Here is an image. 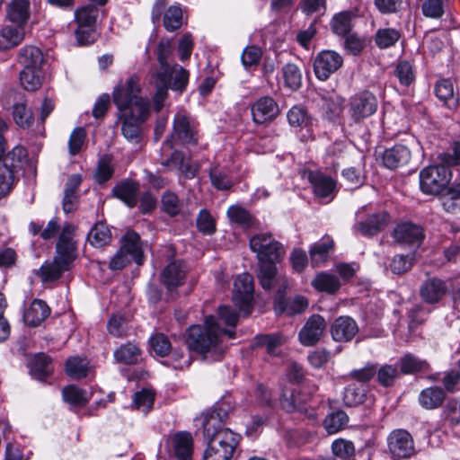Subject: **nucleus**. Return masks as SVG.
Instances as JSON below:
<instances>
[{
	"label": "nucleus",
	"mask_w": 460,
	"mask_h": 460,
	"mask_svg": "<svg viewBox=\"0 0 460 460\" xmlns=\"http://www.w3.org/2000/svg\"><path fill=\"white\" fill-rule=\"evenodd\" d=\"M334 250V242L329 237H323L320 242L310 246L309 255L312 267H320L328 261L330 253Z\"/></svg>",
	"instance_id": "a878e982"
},
{
	"label": "nucleus",
	"mask_w": 460,
	"mask_h": 460,
	"mask_svg": "<svg viewBox=\"0 0 460 460\" xmlns=\"http://www.w3.org/2000/svg\"><path fill=\"white\" fill-rule=\"evenodd\" d=\"M330 332L333 341L349 342L358 332V326L352 317L341 315L334 320L331 325Z\"/></svg>",
	"instance_id": "f3484780"
},
{
	"label": "nucleus",
	"mask_w": 460,
	"mask_h": 460,
	"mask_svg": "<svg viewBox=\"0 0 460 460\" xmlns=\"http://www.w3.org/2000/svg\"><path fill=\"white\" fill-rule=\"evenodd\" d=\"M257 347H264L269 354H275L277 348L282 345V337L279 333L261 334L254 338Z\"/></svg>",
	"instance_id": "052dcab7"
},
{
	"label": "nucleus",
	"mask_w": 460,
	"mask_h": 460,
	"mask_svg": "<svg viewBox=\"0 0 460 460\" xmlns=\"http://www.w3.org/2000/svg\"><path fill=\"white\" fill-rule=\"evenodd\" d=\"M349 417L343 411L330 413L324 420L323 425L329 434L341 430L348 423Z\"/></svg>",
	"instance_id": "5fc2aeb1"
},
{
	"label": "nucleus",
	"mask_w": 460,
	"mask_h": 460,
	"mask_svg": "<svg viewBox=\"0 0 460 460\" xmlns=\"http://www.w3.org/2000/svg\"><path fill=\"white\" fill-rule=\"evenodd\" d=\"M394 75L399 79L402 85L409 86L415 78L414 71L409 61H399L394 71Z\"/></svg>",
	"instance_id": "338daca9"
},
{
	"label": "nucleus",
	"mask_w": 460,
	"mask_h": 460,
	"mask_svg": "<svg viewBox=\"0 0 460 460\" xmlns=\"http://www.w3.org/2000/svg\"><path fill=\"white\" fill-rule=\"evenodd\" d=\"M24 28L5 26L0 31V49H8L20 44L24 39Z\"/></svg>",
	"instance_id": "58836bf2"
},
{
	"label": "nucleus",
	"mask_w": 460,
	"mask_h": 460,
	"mask_svg": "<svg viewBox=\"0 0 460 460\" xmlns=\"http://www.w3.org/2000/svg\"><path fill=\"white\" fill-rule=\"evenodd\" d=\"M116 362L124 365H137L141 361L142 350L132 342L122 344L113 353Z\"/></svg>",
	"instance_id": "473e14b6"
},
{
	"label": "nucleus",
	"mask_w": 460,
	"mask_h": 460,
	"mask_svg": "<svg viewBox=\"0 0 460 460\" xmlns=\"http://www.w3.org/2000/svg\"><path fill=\"white\" fill-rule=\"evenodd\" d=\"M367 389L362 385L351 384L345 388L343 402L348 407H355L365 402Z\"/></svg>",
	"instance_id": "37998d69"
},
{
	"label": "nucleus",
	"mask_w": 460,
	"mask_h": 460,
	"mask_svg": "<svg viewBox=\"0 0 460 460\" xmlns=\"http://www.w3.org/2000/svg\"><path fill=\"white\" fill-rule=\"evenodd\" d=\"M63 399L75 406H84L89 398L86 391L77 388L75 385H67L62 391Z\"/></svg>",
	"instance_id": "4d7b16f0"
},
{
	"label": "nucleus",
	"mask_w": 460,
	"mask_h": 460,
	"mask_svg": "<svg viewBox=\"0 0 460 460\" xmlns=\"http://www.w3.org/2000/svg\"><path fill=\"white\" fill-rule=\"evenodd\" d=\"M353 14L350 11H343L336 13L331 21V28L334 34L345 37L350 33Z\"/></svg>",
	"instance_id": "a19ab883"
},
{
	"label": "nucleus",
	"mask_w": 460,
	"mask_h": 460,
	"mask_svg": "<svg viewBox=\"0 0 460 460\" xmlns=\"http://www.w3.org/2000/svg\"><path fill=\"white\" fill-rule=\"evenodd\" d=\"M50 314V308L40 299H34L23 314V321L31 327L40 326Z\"/></svg>",
	"instance_id": "5701e85b"
},
{
	"label": "nucleus",
	"mask_w": 460,
	"mask_h": 460,
	"mask_svg": "<svg viewBox=\"0 0 460 460\" xmlns=\"http://www.w3.org/2000/svg\"><path fill=\"white\" fill-rule=\"evenodd\" d=\"M309 181L313 185L314 193L321 199L333 197L336 188V181L328 175L320 172H311Z\"/></svg>",
	"instance_id": "393cba45"
},
{
	"label": "nucleus",
	"mask_w": 460,
	"mask_h": 460,
	"mask_svg": "<svg viewBox=\"0 0 460 460\" xmlns=\"http://www.w3.org/2000/svg\"><path fill=\"white\" fill-rule=\"evenodd\" d=\"M278 261H258L257 278L261 288L265 290L272 288L277 280Z\"/></svg>",
	"instance_id": "e433bc0d"
},
{
	"label": "nucleus",
	"mask_w": 460,
	"mask_h": 460,
	"mask_svg": "<svg viewBox=\"0 0 460 460\" xmlns=\"http://www.w3.org/2000/svg\"><path fill=\"white\" fill-rule=\"evenodd\" d=\"M98 15L99 9L96 4H93L75 10V21L77 27L75 35L79 45H89L94 42Z\"/></svg>",
	"instance_id": "20e7f679"
},
{
	"label": "nucleus",
	"mask_w": 460,
	"mask_h": 460,
	"mask_svg": "<svg viewBox=\"0 0 460 460\" xmlns=\"http://www.w3.org/2000/svg\"><path fill=\"white\" fill-rule=\"evenodd\" d=\"M18 62L23 68L41 69L44 63L42 51L35 46H25L19 50Z\"/></svg>",
	"instance_id": "2f4dec72"
},
{
	"label": "nucleus",
	"mask_w": 460,
	"mask_h": 460,
	"mask_svg": "<svg viewBox=\"0 0 460 460\" xmlns=\"http://www.w3.org/2000/svg\"><path fill=\"white\" fill-rule=\"evenodd\" d=\"M89 243L96 248H102L111 241V233L108 226L103 222L96 223L87 235Z\"/></svg>",
	"instance_id": "ea45409f"
},
{
	"label": "nucleus",
	"mask_w": 460,
	"mask_h": 460,
	"mask_svg": "<svg viewBox=\"0 0 460 460\" xmlns=\"http://www.w3.org/2000/svg\"><path fill=\"white\" fill-rule=\"evenodd\" d=\"M75 226L71 224L64 226L56 244V254L54 259L61 265L70 269L71 264L76 259L77 244L73 239Z\"/></svg>",
	"instance_id": "ddd939ff"
},
{
	"label": "nucleus",
	"mask_w": 460,
	"mask_h": 460,
	"mask_svg": "<svg viewBox=\"0 0 460 460\" xmlns=\"http://www.w3.org/2000/svg\"><path fill=\"white\" fill-rule=\"evenodd\" d=\"M253 279L249 273L236 277L234 282L233 302L243 316L251 314L253 301Z\"/></svg>",
	"instance_id": "1a4fd4ad"
},
{
	"label": "nucleus",
	"mask_w": 460,
	"mask_h": 460,
	"mask_svg": "<svg viewBox=\"0 0 460 460\" xmlns=\"http://www.w3.org/2000/svg\"><path fill=\"white\" fill-rule=\"evenodd\" d=\"M414 259V253H409L406 255L396 254L390 260L386 268L394 274L402 275L411 269Z\"/></svg>",
	"instance_id": "09e8293b"
},
{
	"label": "nucleus",
	"mask_w": 460,
	"mask_h": 460,
	"mask_svg": "<svg viewBox=\"0 0 460 460\" xmlns=\"http://www.w3.org/2000/svg\"><path fill=\"white\" fill-rule=\"evenodd\" d=\"M378 107L376 97L369 91L357 93L349 99V113L355 123H360L365 119L376 113Z\"/></svg>",
	"instance_id": "6e6552de"
},
{
	"label": "nucleus",
	"mask_w": 460,
	"mask_h": 460,
	"mask_svg": "<svg viewBox=\"0 0 460 460\" xmlns=\"http://www.w3.org/2000/svg\"><path fill=\"white\" fill-rule=\"evenodd\" d=\"M288 120L291 127L302 128L310 123V117L307 111L302 107L294 106L288 112Z\"/></svg>",
	"instance_id": "774afa93"
},
{
	"label": "nucleus",
	"mask_w": 460,
	"mask_h": 460,
	"mask_svg": "<svg viewBox=\"0 0 460 460\" xmlns=\"http://www.w3.org/2000/svg\"><path fill=\"white\" fill-rule=\"evenodd\" d=\"M13 117L15 123L21 128H30L33 123V115L23 102L15 103L13 107Z\"/></svg>",
	"instance_id": "bf43d9fd"
},
{
	"label": "nucleus",
	"mask_w": 460,
	"mask_h": 460,
	"mask_svg": "<svg viewBox=\"0 0 460 460\" xmlns=\"http://www.w3.org/2000/svg\"><path fill=\"white\" fill-rule=\"evenodd\" d=\"M364 208L356 214L357 220L353 230L365 237H373L384 231L390 223L391 217L385 211L368 215L366 218L361 217Z\"/></svg>",
	"instance_id": "9b49d317"
},
{
	"label": "nucleus",
	"mask_w": 460,
	"mask_h": 460,
	"mask_svg": "<svg viewBox=\"0 0 460 460\" xmlns=\"http://www.w3.org/2000/svg\"><path fill=\"white\" fill-rule=\"evenodd\" d=\"M325 117L329 120H334L342 112L344 105V98L338 94H331L323 98Z\"/></svg>",
	"instance_id": "49530a36"
},
{
	"label": "nucleus",
	"mask_w": 460,
	"mask_h": 460,
	"mask_svg": "<svg viewBox=\"0 0 460 460\" xmlns=\"http://www.w3.org/2000/svg\"><path fill=\"white\" fill-rule=\"evenodd\" d=\"M182 24V11L179 6L171 5L164 15V26L167 31L172 32Z\"/></svg>",
	"instance_id": "13d9d810"
},
{
	"label": "nucleus",
	"mask_w": 460,
	"mask_h": 460,
	"mask_svg": "<svg viewBox=\"0 0 460 460\" xmlns=\"http://www.w3.org/2000/svg\"><path fill=\"white\" fill-rule=\"evenodd\" d=\"M285 86L292 91L298 90L302 85V73L294 63H288L282 67Z\"/></svg>",
	"instance_id": "c03bdc74"
},
{
	"label": "nucleus",
	"mask_w": 460,
	"mask_h": 460,
	"mask_svg": "<svg viewBox=\"0 0 460 460\" xmlns=\"http://www.w3.org/2000/svg\"><path fill=\"white\" fill-rule=\"evenodd\" d=\"M308 306V301L304 296H296L292 300L285 302L279 300L278 302L276 310L279 312L286 313L288 315H293L304 312Z\"/></svg>",
	"instance_id": "603ef678"
},
{
	"label": "nucleus",
	"mask_w": 460,
	"mask_h": 460,
	"mask_svg": "<svg viewBox=\"0 0 460 460\" xmlns=\"http://www.w3.org/2000/svg\"><path fill=\"white\" fill-rule=\"evenodd\" d=\"M120 250H123L128 256L134 260L137 265L143 263V251L140 236L137 233L132 230H128L122 238V246Z\"/></svg>",
	"instance_id": "cd10ccee"
},
{
	"label": "nucleus",
	"mask_w": 460,
	"mask_h": 460,
	"mask_svg": "<svg viewBox=\"0 0 460 460\" xmlns=\"http://www.w3.org/2000/svg\"><path fill=\"white\" fill-rule=\"evenodd\" d=\"M168 78L169 76L167 73L156 74L157 89L154 96V108L156 112H159L162 110L164 102L167 98Z\"/></svg>",
	"instance_id": "6e6d98bb"
},
{
	"label": "nucleus",
	"mask_w": 460,
	"mask_h": 460,
	"mask_svg": "<svg viewBox=\"0 0 460 460\" xmlns=\"http://www.w3.org/2000/svg\"><path fill=\"white\" fill-rule=\"evenodd\" d=\"M28 152L23 146H17L3 157L0 167H5L13 175V183L16 181L17 172L28 163Z\"/></svg>",
	"instance_id": "b1692460"
},
{
	"label": "nucleus",
	"mask_w": 460,
	"mask_h": 460,
	"mask_svg": "<svg viewBox=\"0 0 460 460\" xmlns=\"http://www.w3.org/2000/svg\"><path fill=\"white\" fill-rule=\"evenodd\" d=\"M31 376L40 382L46 381L53 374L52 359L44 353L35 355L31 363Z\"/></svg>",
	"instance_id": "c756f323"
},
{
	"label": "nucleus",
	"mask_w": 460,
	"mask_h": 460,
	"mask_svg": "<svg viewBox=\"0 0 460 460\" xmlns=\"http://www.w3.org/2000/svg\"><path fill=\"white\" fill-rule=\"evenodd\" d=\"M172 52V47L170 40H160L157 47V59L160 65V71L157 73H167L170 72V65L168 59ZM170 75H168L169 76Z\"/></svg>",
	"instance_id": "e2e57ef3"
},
{
	"label": "nucleus",
	"mask_w": 460,
	"mask_h": 460,
	"mask_svg": "<svg viewBox=\"0 0 460 460\" xmlns=\"http://www.w3.org/2000/svg\"><path fill=\"white\" fill-rule=\"evenodd\" d=\"M377 383L383 387H391L394 385L397 378L400 377V371L395 365H384L376 368Z\"/></svg>",
	"instance_id": "8fccbe9b"
},
{
	"label": "nucleus",
	"mask_w": 460,
	"mask_h": 460,
	"mask_svg": "<svg viewBox=\"0 0 460 460\" xmlns=\"http://www.w3.org/2000/svg\"><path fill=\"white\" fill-rule=\"evenodd\" d=\"M393 236L398 243L420 245L424 238V234L420 226L406 222L394 228Z\"/></svg>",
	"instance_id": "412c9836"
},
{
	"label": "nucleus",
	"mask_w": 460,
	"mask_h": 460,
	"mask_svg": "<svg viewBox=\"0 0 460 460\" xmlns=\"http://www.w3.org/2000/svg\"><path fill=\"white\" fill-rule=\"evenodd\" d=\"M139 184L132 180L117 183L112 189L113 197L120 199L128 208H135L138 201Z\"/></svg>",
	"instance_id": "4be33fe9"
},
{
	"label": "nucleus",
	"mask_w": 460,
	"mask_h": 460,
	"mask_svg": "<svg viewBox=\"0 0 460 460\" xmlns=\"http://www.w3.org/2000/svg\"><path fill=\"white\" fill-rule=\"evenodd\" d=\"M20 81L25 90H38L41 85V69L23 68L20 73Z\"/></svg>",
	"instance_id": "864d4df0"
},
{
	"label": "nucleus",
	"mask_w": 460,
	"mask_h": 460,
	"mask_svg": "<svg viewBox=\"0 0 460 460\" xmlns=\"http://www.w3.org/2000/svg\"><path fill=\"white\" fill-rule=\"evenodd\" d=\"M226 216L232 224H235L243 229H249L255 226V217L241 205H232L226 211Z\"/></svg>",
	"instance_id": "f704fd0d"
},
{
	"label": "nucleus",
	"mask_w": 460,
	"mask_h": 460,
	"mask_svg": "<svg viewBox=\"0 0 460 460\" xmlns=\"http://www.w3.org/2000/svg\"><path fill=\"white\" fill-rule=\"evenodd\" d=\"M90 370V362L84 357L72 356L66 360L65 372L72 379H83L88 376Z\"/></svg>",
	"instance_id": "72a5a7b5"
},
{
	"label": "nucleus",
	"mask_w": 460,
	"mask_h": 460,
	"mask_svg": "<svg viewBox=\"0 0 460 460\" xmlns=\"http://www.w3.org/2000/svg\"><path fill=\"white\" fill-rule=\"evenodd\" d=\"M188 273V267L181 260H172L162 270L160 282L164 286L171 299H173V291L182 286Z\"/></svg>",
	"instance_id": "4468645a"
},
{
	"label": "nucleus",
	"mask_w": 460,
	"mask_h": 460,
	"mask_svg": "<svg viewBox=\"0 0 460 460\" xmlns=\"http://www.w3.org/2000/svg\"><path fill=\"white\" fill-rule=\"evenodd\" d=\"M447 292L445 281L438 278H430L425 280L420 288L421 299L429 305L438 303Z\"/></svg>",
	"instance_id": "aec40b11"
},
{
	"label": "nucleus",
	"mask_w": 460,
	"mask_h": 460,
	"mask_svg": "<svg viewBox=\"0 0 460 460\" xmlns=\"http://www.w3.org/2000/svg\"><path fill=\"white\" fill-rule=\"evenodd\" d=\"M172 133L164 142V146L173 148L174 139H178L182 145H197L198 132L190 124V119L182 114L177 113L173 119Z\"/></svg>",
	"instance_id": "f8f14e48"
},
{
	"label": "nucleus",
	"mask_w": 460,
	"mask_h": 460,
	"mask_svg": "<svg viewBox=\"0 0 460 460\" xmlns=\"http://www.w3.org/2000/svg\"><path fill=\"white\" fill-rule=\"evenodd\" d=\"M224 335L234 339L235 332L222 329L213 315L205 318L203 325H192L188 329L186 343L188 348L212 361L219 360L226 349L222 345Z\"/></svg>",
	"instance_id": "f03ea898"
},
{
	"label": "nucleus",
	"mask_w": 460,
	"mask_h": 460,
	"mask_svg": "<svg viewBox=\"0 0 460 460\" xmlns=\"http://www.w3.org/2000/svg\"><path fill=\"white\" fill-rule=\"evenodd\" d=\"M140 77L130 75L125 83H120L112 93L113 102L119 111L121 121V133L132 144L142 140L141 124L150 114V102L140 95Z\"/></svg>",
	"instance_id": "f257e3e1"
},
{
	"label": "nucleus",
	"mask_w": 460,
	"mask_h": 460,
	"mask_svg": "<svg viewBox=\"0 0 460 460\" xmlns=\"http://www.w3.org/2000/svg\"><path fill=\"white\" fill-rule=\"evenodd\" d=\"M450 165L441 163L422 169L420 172V190L429 195H437L444 190L452 178Z\"/></svg>",
	"instance_id": "39448f33"
},
{
	"label": "nucleus",
	"mask_w": 460,
	"mask_h": 460,
	"mask_svg": "<svg viewBox=\"0 0 460 460\" xmlns=\"http://www.w3.org/2000/svg\"><path fill=\"white\" fill-rule=\"evenodd\" d=\"M312 286L318 291L335 294L341 288V284L337 276L323 271L312 280Z\"/></svg>",
	"instance_id": "4c0bfd02"
},
{
	"label": "nucleus",
	"mask_w": 460,
	"mask_h": 460,
	"mask_svg": "<svg viewBox=\"0 0 460 460\" xmlns=\"http://www.w3.org/2000/svg\"><path fill=\"white\" fill-rule=\"evenodd\" d=\"M208 175L211 184L218 190H227L233 185L230 176L217 166L210 168Z\"/></svg>",
	"instance_id": "0e129e2a"
},
{
	"label": "nucleus",
	"mask_w": 460,
	"mask_h": 460,
	"mask_svg": "<svg viewBox=\"0 0 460 460\" xmlns=\"http://www.w3.org/2000/svg\"><path fill=\"white\" fill-rule=\"evenodd\" d=\"M29 0H11L7 7V19L17 27L24 28L30 19Z\"/></svg>",
	"instance_id": "bb28decb"
},
{
	"label": "nucleus",
	"mask_w": 460,
	"mask_h": 460,
	"mask_svg": "<svg viewBox=\"0 0 460 460\" xmlns=\"http://www.w3.org/2000/svg\"><path fill=\"white\" fill-rule=\"evenodd\" d=\"M411 157L410 149L402 144L394 145L384 151L382 162L385 167L395 170L406 165Z\"/></svg>",
	"instance_id": "6ab92c4d"
},
{
	"label": "nucleus",
	"mask_w": 460,
	"mask_h": 460,
	"mask_svg": "<svg viewBox=\"0 0 460 460\" xmlns=\"http://www.w3.org/2000/svg\"><path fill=\"white\" fill-rule=\"evenodd\" d=\"M114 169L111 164V158L109 155H103L100 158L94 173L95 181L99 184L108 181L113 175Z\"/></svg>",
	"instance_id": "680f3d73"
},
{
	"label": "nucleus",
	"mask_w": 460,
	"mask_h": 460,
	"mask_svg": "<svg viewBox=\"0 0 460 460\" xmlns=\"http://www.w3.org/2000/svg\"><path fill=\"white\" fill-rule=\"evenodd\" d=\"M325 329V319L320 314H313L300 330L299 341L305 346H314L320 341Z\"/></svg>",
	"instance_id": "dca6fc26"
},
{
	"label": "nucleus",
	"mask_w": 460,
	"mask_h": 460,
	"mask_svg": "<svg viewBox=\"0 0 460 460\" xmlns=\"http://www.w3.org/2000/svg\"><path fill=\"white\" fill-rule=\"evenodd\" d=\"M249 245L258 261H280L286 253L283 244L268 233L253 235Z\"/></svg>",
	"instance_id": "423d86ee"
},
{
	"label": "nucleus",
	"mask_w": 460,
	"mask_h": 460,
	"mask_svg": "<svg viewBox=\"0 0 460 460\" xmlns=\"http://www.w3.org/2000/svg\"><path fill=\"white\" fill-rule=\"evenodd\" d=\"M279 113L278 103L269 96L261 97L252 105L253 121L262 124L274 119Z\"/></svg>",
	"instance_id": "a211bd4d"
},
{
	"label": "nucleus",
	"mask_w": 460,
	"mask_h": 460,
	"mask_svg": "<svg viewBox=\"0 0 460 460\" xmlns=\"http://www.w3.org/2000/svg\"><path fill=\"white\" fill-rule=\"evenodd\" d=\"M169 75L168 88L179 92L185 90L189 81V72L185 68L179 66H170Z\"/></svg>",
	"instance_id": "3c124183"
},
{
	"label": "nucleus",
	"mask_w": 460,
	"mask_h": 460,
	"mask_svg": "<svg viewBox=\"0 0 460 460\" xmlns=\"http://www.w3.org/2000/svg\"><path fill=\"white\" fill-rule=\"evenodd\" d=\"M343 64V58L332 50H323L319 52L314 60V72L315 76L321 80H327L332 74L338 71Z\"/></svg>",
	"instance_id": "2eb2a0df"
},
{
	"label": "nucleus",
	"mask_w": 460,
	"mask_h": 460,
	"mask_svg": "<svg viewBox=\"0 0 460 460\" xmlns=\"http://www.w3.org/2000/svg\"><path fill=\"white\" fill-rule=\"evenodd\" d=\"M387 447L394 460L409 459L416 455L413 438L406 429L393 430L387 437Z\"/></svg>",
	"instance_id": "0eeeda50"
},
{
	"label": "nucleus",
	"mask_w": 460,
	"mask_h": 460,
	"mask_svg": "<svg viewBox=\"0 0 460 460\" xmlns=\"http://www.w3.org/2000/svg\"><path fill=\"white\" fill-rule=\"evenodd\" d=\"M203 437L207 443L203 460H231L241 439V435L231 429L209 435L203 431Z\"/></svg>",
	"instance_id": "7ed1b4c3"
},
{
	"label": "nucleus",
	"mask_w": 460,
	"mask_h": 460,
	"mask_svg": "<svg viewBox=\"0 0 460 460\" xmlns=\"http://www.w3.org/2000/svg\"><path fill=\"white\" fill-rule=\"evenodd\" d=\"M174 455L179 460H190L193 450V439L190 433L177 432L172 438Z\"/></svg>",
	"instance_id": "7c9ffc66"
},
{
	"label": "nucleus",
	"mask_w": 460,
	"mask_h": 460,
	"mask_svg": "<svg viewBox=\"0 0 460 460\" xmlns=\"http://www.w3.org/2000/svg\"><path fill=\"white\" fill-rule=\"evenodd\" d=\"M401 33L394 28H380L375 34V43L381 49H388L396 44L400 40Z\"/></svg>",
	"instance_id": "a18cd8bd"
},
{
	"label": "nucleus",
	"mask_w": 460,
	"mask_h": 460,
	"mask_svg": "<svg viewBox=\"0 0 460 460\" xmlns=\"http://www.w3.org/2000/svg\"><path fill=\"white\" fill-rule=\"evenodd\" d=\"M154 402V394L146 389L137 392L133 399L134 407L145 414H146L152 409Z\"/></svg>",
	"instance_id": "69168bd1"
},
{
	"label": "nucleus",
	"mask_w": 460,
	"mask_h": 460,
	"mask_svg": "<svg viewBox=\"0 0 460 460\" xmlns=\"http://www.w3.org/2000/svg\"><path fill=\"white\" fill-rule=\"evenodd\" d=\"M436 96L449 109L458 105V98L455 96L453 83L449 79L438 80L434 89Z\"/></svg>",
	"instance_id": "c9c22d12"
},
{
	"label": "nucleus",
	"mask_w": 460,
	"mask_h": 460,
	"mask_svg": "<svg viewBox=\"0 0 460 460\" xmlns=\"http://www.w3.org/2000/svg\"><path fill=\"white\" fill-rule=\"evenodd\" d=\"M446 399V392L439 386L423 389L419 395L420 405L426 410H434L442 406Z\"/></svg>",
	"instance_id": "c85d7f7f"
},
{
	"label": "nucleus",
	"mask_w": 460,
	"mask_h": 460,
	"mask_svg": "<svg viewBox=\"0 0 460 460\" xmlns=\"http://www.w3.org/2000/svg\"><path fill=\"white\" fill-rule=\"evenodd\" d=\"M66 265H61L58 261L53 259L51 262H46L39 270V276L44 282L58 279L65 271L69 270Z\"/></svg>",
	"instance_id": "de8ad7c7"
},
{
	"label": "nucleus",
	"mask_w": 460,
	"mask_h": 460,
	"mask_svg": "<svg viewBox=\"0 0 460 460\" xmlns=\"http://www.w3.org/2000/svg\"><path fill=\"white\" fill-rule=\"evenodd\" d=\"M232 410L231 402L224 398L220 402H217L211 411L203 413L197 420L200 421L203 431L207 434H215L223 429H229L224 427V423L226 421L229 416V412Z\"/></svg>",
	"instance_id": "9d476101"
},
{
	"label": "nucleus",
	"mask_w": 460,
	"mask_h": 460,
	"mask_svg": "<svg viewBox=\"0 0 460 460\" xmlns=\"http://www.w3.org/2000/svg\"><path fill=\"white\" fill-rule=\"evenodd\" d=\"M400 373L411 375L429 369V363L421 360L416 356L408 353L399 359Z\"/></svg>",
	"instance_id": "79ce46f5"
}]
</instances>
